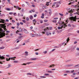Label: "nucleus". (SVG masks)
<instances>
[{
    "label": "nucleus",
    "instance_id": "1",
    "mask_svg": "<svg viewBox=\"0 0 79 79\" xmlns=\"http://www.w3.org/2000/svg\"><path fill=\"white\" fill-rule=\"evenodd\" d=\"M5 36V33L0 32V38Z\"/></svg>",
    "mask_w": 79,
    "mask_h": 79
},
{
    "label": "nucleus",
    "instance_id": "2",
    "mask_svg": "<svg viewBox=\"0 0 79 79\" xmlns=\"http://www.w3.org/2000/svg\"><path fill=\"white\" fill-rule=\"evenodd\" d=\"M66 26L64 25H60V27H58V29H62V28L63 27V28H65V27Z\"/></svg>",
    "mask_w": 79,
    "mask_h": 79
},
{
    "label": "nucleus",
    "instance_id": "3",
    "mask_svg": "<svg viewBox=\"0 0 79 79\" xmlns=\"http://www.w3.org/2000/svg\"><path fill=\"white\" fill-rule=\"evenodd\" d=\"M15 58H16V57H14L9 58V59H8V58H6V61H10V60H15Z\"/></svg>",
    "mask_w": 79,
    "mask_h": 79
},
{
    "label": "nucleus",
    "instance_id": "4",
    "mask_svg": "<svg viewBox=\"0 0 79 79\" xmlns=\"http://www.w3.org/2000/svg\"><path fill=\"white\" fill-rule=\"evenodd\" d=\"M67 11H69L68 13H73V12H74V10H73L71 9V10H69V9H67Z\"/></svg>",
    "mask_w": 79,
    "mask_h": 79
},
{
    "label": "nucleus",
    "instance_id": "5",
    "mask_svg": "<svg viewBox=\"0 0 79 79\" xmlns=\"http://www.w3.org/2000/svg\"><path fill=\"white\" fill-rule=\"evenodd\" d=\"M72 19H71V23H73V21H76V19L75 18H74V17H72Z\"/></svg>",
    "mask_w": 79,
    "mask_h": 79
},
{
    "label": "nucleus",
    "instance_id": "6",
    "mask_svg": "<svg viewBox=\"0 0 79 79\" xmlns=\"http://www.w3.org/2000/svg\"><path fill=\"white\" fill-rule=\"evenodd\" d=\"M22 30L24 32L25 34H27V33H28V32H27V30H26V29L23 28H22Z\"/></svg>",
    "mask_w": 79,
    "mask_h": 79
},
{
    "label": "nucleus",
    "instance_id": "7",
    "mask_svg": "<svg viewBox=\"0 0 79 79\" xmlns=\"http://www.w3.org/2000/svg\"><path fill=\"white\" fill-rule=\"evenodd\" d=\"M1 26H2V28H3L4 29H6V26H5V24H2L1 25Z\"/></svg>",
    "mask_w": 79,
    "mask_h": 79
},
{
    "label": "nucleus",
    "instance_id": "8",
    "mask_svg": "<svg viewBox=\"0 0 79 79\" xmlns=\"http://www.w3.org/2000/svg\"><path fill=\"white\" fill-rule=\"evenodd\" d=\"M61 18H60V20H59L58 23L59 24H64V22L61 21Z\"/></svg>",
    "mask_w": 79,
    "mask_h": 79
},
{
    "label": "nucleus",
    "instance_id": "9",
    "mask_svg": "<svg viewBox=\"0 0 79 79\" xmlns=\"http://www.w3.org/2000/svg\"><path fill=\"white\" fill-rule=\"evenodd\" d=\"M57 4H58V2H55L54 3L53 5L52 6V8H53V6H55V5H57Z\"/></svg>",
    "mask_w": 79,
    "mask_h": 79
},
{
    "label": "nucleus",
    "instance_id": "10",
    "mask_svg": "<svg viewBox=\"0 0 79 79\" xmlns=\"http://www.w3.org/2000/svg\"><path fill=\"white\" fill-rule=\"evenodd\" d=\"M5 57L3 56H1V55H0V60H4L5 59Z\"/></svg>",
    "mask_w": 79,
    "mask_h": 79
},
{
    "label": "nucleus",
    "instance_id": "11",
    "mask_svg": "<svg viewBox=\"0 0 79 79\" xmlns=\"http://www.w3.org/2000/svg\"><path fill=\"white\" fill-rule=\"evenodd\" d=\"M31 63H32V62H28L26 63H23L22 64V65H26V64H31Z\"/></svg>",
    "mask_w": 79,
    "mask_h": 79
},
{
    "label": "nucleus",
    "instance_id": "12",
    "mask_svg": "<svg viewBox=\"0 0 79 79\" xmlns=\"http://www.w3.org/2000/svg\"><path fill=\"white\" fill-rule=\"evenodd\" d=\"M19 32H23V30H22V29H21V27H20L19 28Z\"/></svg>",
    "mask_w": 79,
    "mask_h": 79
},
{
    "label": "nucleus",
    "instance_id": "13",
    "mask_svg": "<svg viewBox=\"0 0 79 79\" xmlns=\"http://www.w3.org/2000/svg\"><path fill=\"white\" fill-rule=\"evenodd\" d=\"M49 34L50 35H51V33L50 32V31H47V35H49Z\"/></svg>",
    "mask_w": 79,
    "mask_h": 79
},
{
    "label": "nucleus",
    "instance_id": "14",
    "mask_svg": "<svg viewBox=\"0 0 79 79\" xmlns=\"http://www.w3.org/2000/svg\"><path fill=\"white\" fill-rule=\"evenodd\" d=\"M55 66V65L52 64H51V65H50L49 66V67L50 68H53V67H54V66Z\"/></svg>",
    "mask_w": 79,
    "mask_h": 79
},
{
    "label": "nucleus",
    "instance_id": "15",
    "mask_svg": "<svg viewBox=\"0 0 79 79\" xmlns=\"http://www.w3.org/2000/svg\"><path fill=\"white\" fill-rule=\"evenodd\" d=\"M75 7L76 8V7L78 8V10H79V5L78 4H77V5L75 6Z\"/></svg>",
    "mask_w": 79,
    "mask_h": 79
},
{
    "label": "nucleus",
    "instance_id": "16",
    "mask_svg": "<svg viewBox=\"0 0 79 79\" xmlns=\"http://www.w3.org/2000/svg\"><path fill=\"white\" fill-rule=\"evenodd\" d=\"M18 49H19V47H15L14 49V50H18Z\"/></svg>",
    "mask_w": 79,
    "mask_h": 79
},
{
    "label": "nucleus",
    "instance_id": "17",
    "mask_svg": "<svg viewBox=\"0 0 79 79\" xmlns=\"http://www.w3.org/2000/svg\"><path fill=\"white\" fill-rule=\"evenodd\" d=\"M0 31L1 32H5V31L3 30V29H2L1 28H0Z\"/></svg>",
    "mask_w": 79,
    "mask_h": 79
},
{
    "label": "nucleus",
    "instance_id": "18",
    "mask_svg": "<svg viewBox=\"0 0 79 79\" xmlns=\"http://www.w3.org/2000/svg\"><path fill=\"white\" fill-rule=\"evenodd\" d=\"M23 38V36H21L19 37L18 39L17 40H19V39H21Z\"/></svg>",
    "mask_w": 79,
    "mask_h": 79
},
{
    "label": "nucleus",
    "instance_id": "19",
    "mask_svg": "<svg viewBox=\"0 0 79 79\" xmlns=\"http://www.w3.org/2000/svg\"><path fill=\"white\" fill-rule=\"evenodd\" d=\"M16 9H19V10H20L21 8L19 7L18 6H17L16 7Z\"/></svg>",
    "mask_w": 79,
    "mask_h": 79
},
{
    "label": "nucleus",
    "instance_id": "20",
    "mask_svg": "<svg viewBox=\"0 0 79 79\" xmlns=\"http://www.w3.org/2000/svg\"><path fill=\"white\" fill-rule=\"evenodd\" d=\"M50 3V2H47L46 4L47 6H48V5H49V3Z\"/></svg>",
    "mask_w": 79,
    "mask_h": 79
},
{
    "label": "nucleus",
    "instance_id": "21",
    "mask_svg": "<svg viewBox=\"0 0 79 79\" xmlns=\"http://www.w3.org/2000/svg\"><path fill=\"white\" fill-rule=\"evenodd\" d=\"M75 55L77 56H79V53H75Z\"/></svg>",
    "mask_w": 79,
    "mask_h": 79
},
{
    "label": "nucleus",
    "instance_id": "22",
    "mask_svg": "<svg viewBox=\"0 0 79 79\" xmlns=\"http://www.w3.org/2000/svg\"><path fill=\"white\" fill-rule=\"evenodd\" d=\"M69 38H67V39L66 40L67 43H68V42H69Z\"/></svg>",
    "mask_w": 79,
    "mask_h": 79
},
{
    "label": "nucleus",
    "instance_id": "23",
    "mask_svg": "<svg viewBox=\"0 0 79 79\" xmlns=\"http://www.w3.org/2000/svg\"><path fill=\"white\" fill-rule=\"evenodd\" d=\"M6 10L7 11H10L11 10V9L10 8H6Z\"/></svg>",
    "mask_w": 79,
    "mask_h": 79
},
{
    "label": "nucleus",
    "instance_id": "24",
    "mask_svg": "<svg viewBox=\"0 0 79 79\" xmlns=\"http://www.w3.org/2000/svg\"><path fill=\"white\" fill-rule=\"evenodd\" d=\"M74 2H70L69 3L68 5H71V4H73V3H74Z\"/></svg>",
    "mask_w": 79,
    "mask_h": 79
},
{
    "label": "nucleus",
    "instance_id": "25",
    "mask_svg": "<svg viewBox=\"0 0 79 79\" xmlns=\"http://www.w3.org/2000/svg\"><path fill=\"white\" fill-rule=\"evenodd\" d=\"M32 18H33V16L32 15H31L30 17V19H32Z\"/></svg>",
    "mask_w": 79,
    "mask_h": 79
},
{
    "label": "nucleus",
    "instance_id": "26",
    "mask_svg": "<svg viewBox=\"0 0 79 79\" xmlns=\"http://www.w3.org/2000/svg\"><path fill=\"white\" fill-rule=\"evenodd\" d=\"M40 77H41V78H46V77H45V76H40Z\"/></svg>",
    "mask_w": 79,
    "mask_h": 79
},
{
    "label": "nucleus",
    "instance_id": "27",
    "mask_svg": "<svg viewBox=\"0 0 79 79\" xmlns=\"http://www.w3.org/2000/svg\"><path fill=\"white\" fill-rule=\"evenodd\" d=\"M8 67L7 68H10L11 67V65L10 64H8Z\"/></svg>",
    "mask_w": 79,
    "mask_h": 79
},
{
    "label": "nucleus",
    "instance_id": "28",
    "mask_svg": "<svg viewBox=\"0 0 79 79\" xmlns=\"http://www.w3.org/2000/svg\"><path fill=\"white\" fill-rule=\"evenodd\" d=\"M47 72H48V73H53V72H52V71H49L48 70L47 71Z\"/></svg>",
    "mask_w": 79,
    "mask_h": 79
},
{
    "label": "nucleus",
    "instance_id": "29",
    "mask_svg": "<svg viewBox=\"0 0 79 79\" xmlns=\"http://www.w3.org/2000/svg\"><path fill=\"white\" fill-rule=\"evenodd\" d=\"M26 20H27V21H29V19L28 17H27L26 18Z\"/></svg>",
    "mask_w": 79,
    "mask_h": 79
},
{
    "label": "nucleus",
    "instance_id": "30",
    "mask_svg": "<svg viewBox=\"0 0 79 79\" xmlns=\"http://www.w3.org/2000/svg\"><path fill=\"white\" fill-rule=\"evenodd\" d=\"M4 47H0V50H1L2 49H4Z\"/></svg>",
    "mask_w": 79,
    "mask_h": 79
},
{
    "label": "nucleus",
    "instance_id": "31",
    "mask_svg": "<svg viewBox=\"0 0 79 79\" xmlns=\"http://www.w3.org/2000/svg\"><path fill=\"white\" fill-rule=\"evenodd\" d=\"M31 60H36V58H34L33 59H31Z\"/></svg>",
    "mask_w": 79,
    "mask_h": 79
},
{
    "label": "nucleus",
    "instance_id": "32",
    "mask_svg": "<svg viewBox=\"0 0 79 79\" xmlns=\"http://www.w3.org/2000/svg\"><path fill=\"white\" fill-rule=\"evenodd\" d=\"M52 22L54 23H56V20H53L52 21Z\"/></svg>",
    "mask_w": 79,
    "mask_h": 79
},
{
    "label": "nucleus",
    "instance_id": "33",
    "mask_svg": "<svg viewBox=\"0 0 79 79\" xmlns=\"http://www.w3.org/2000/svg\"><path fill=\"white\" fill-rule=\"evenodd\" d=\"M27 75H32V74L31 73H27Z\"/></svg>",
    "mask_w": 79,
    "mask_h": 79
},
{
    "label": "nucleus",
    "instance_id": "34",
    "mask_svg": "<svg viewBox=\"0 0 79 79\" xmlns=\"http://www.w3.org/2000/svg\"><path fill=\"white\" fill-rule=\"evenodd\" d=\"M65 67H69V64H68L67 65H65Z\"/></svg>",
    "mask_w": 79,
    "mask_h": 79
},
{
    "label": "nucleus",
    "instance_id": "35",
    "mask_svg": "<svg viewBox=\"0 0 79 79\" xmlns=\"http://www.w3.org/2000/svg\"><path fill=\"white\" fill-rule=\"evenodd\" d=\"M22 21L23 22V23H26V20H22Z\"/></svg>",
    "mask_w": 79,
    "mask_h": 79
},
{
    "label": "nucleus",
    "instance_id": "36",
    "mask_svg": "<svg viewBox=\"0 0 79 79\" xmlns=\"http://www.w3.org/2000/svg\"><path fill=\"white\" fill-rule=\"evenodd\" d=\"M74 15H79V13L77 12V13H74Z\"/></svg>",
    "mask_w": 79,
    "mask_h": 79
},
{
    "label": "nucleus",
    "instance_id": "37",
    "mask_svg": "<svg viewBox=\"0 0 79 79\" xmlns=\"http://www.w3.org/2000/svg\"><path fill=\"white\" fill-rule=\"evenodd\" d=\"M40 50V48H39V49H35V51H37L38 50Z\"/></svg>",
    "mask_w": 79,
    "mask_h": 79
},
{
    "label": "nucleus",
    "instance_id": "38",
    "mask_svg": "<svg viewBox=\"0 0 79 79\" xmlns=\"http://www.w3.org/2000/svg\"><path fill=\"white\" fill-rule=\"evenodd\" d=\"M6 38H10V35H6Z\"/></svg>",
    "mask_w": 79,
    "mask_h": 79
},
{
    "label": "nucleus",
    "instance_id": "39",
    "mask_svg": "<svg viewBox=\"0 0 79 79\" xmlns=\"http://www.w3.org/2000/svg\"><path fill=\"white\" fill-rule=\"evenodd\" d=\"M7 24L8 25L7 26L8 27L9 26H10L11 24V23H7Z\"/></svg>",
    "mask_w": 79,
    "mask_h": 79
},
{
    "label": "nucleus",
    "instance_id": "40",
    "mask_svg": "<svg viewBox=\"0 0 79 79\" xmlns=\"http://www.w3.org/2000/svg\"><path fill=\"white\" fill-rule=\"evenodd\" d=\"M59 6H60V5L57 4L56 6V8H58V7H59Z\"/></svg>",
    "mask_w": 79,
    "mask_h": 79
},
{
    "label": "nucleus",
    "instance_id": "41",
    "mask_svg": "<svg viewBox=\"0 0 79 79\" xmlns=\"http://www.w3.org/2000/svg\"><path fill=\"white\" fill-rule=\"evenodd\" d=\"M14 63H18V61H16V60H14Z\"/></svg>",
    "mask_w": 79,
    "mask_h": 79
},
{
    "label": "nucleus",
    "instance_id": "42",
    "mask_svg": "<svg viewBox=\"0 0 79 79\" xmlns=\"http://www.w3.org/2000/svg\"><path fill=\"white\" fill-rule=\"evenodd\" d=\"M59 15H60V16H63V15L62 14L59 13Z\"/></svg>",
    "mask_w": 79,
    "mask_h": 79
},
{
    "label": "nucleus",
    "instance_id": "43",
    "mask_svg": "<svg viewBox=\"0 0 79 79\" xmlns=\"http://www.w3.org/2000/svg\"><path fill=\"white\" fill-rule=\"evenodd\" d=\"M6 33H10V31H6Z\"/></svg>",
    "mask_w": 79,
    "mask_h": 79
},
{
    "label": "nucleus",
    "instance_id": "44",
    "mask_svg": "<svg viewBox=\"0 0 79 79\" xmlns=\"http://www.w3.org/2000/svg\"><path fill=\"white\" fill-rule=\"evenodd\" d=\"M17 26H19V25H20V24L19 23H17Z\"/></svg>",
    "mask_w": 79,
    "mask_h": 79
},
{
    "label": "nucleus",
    "instance_id": "45",
    "mask_svg": "<svg viewBox=\"0 0 79 79\" xmlns=\"http://www.w3.org/2000/svg\"><path fill=\"white\" fill-rule=\"evenodd\" d=\"M77 66H79V64H78L77 65H76L74 66V67H77Z\"/></svg>",
    "mask_w": 79,
    "mask_h": 79
},
{
    "label": "nucleus",
    "instance_id": "46",
    "mask_svg": "<svg viewBox=\"0 0 79 79\" xmlns=\"http://www.w3.org/2000/svg\"><path fill=\"white\" fill-rule=\"evenodd\" d=\"M37 16V14H35V15H34V18H35V17H36Z\"/></svg>",
    "mask_w": 79,
    "mask_h": 79
},
{
    "label": "nucleus",
    "instance_id": "47",
    "mask_svg": "<svg viewBox=\"0 0 79 79\" xmlns=\"http://www.w3.org/2000/svg\"><path fill=\"white\" fill-rule=\"evenodd\" d=\"M20 24H21V25H23V22H20Z\"/></svg>",
    "mask_w": 79,
    "mask_h": 79
},
{
    "label": "nucleus",
    "instance_id": "48",
    "mask_svg": "<svg viewBox=\"0 0 79 79\" xmlns=\"http://www.w3.org/2000/svg\"><path fill=\"white\" fill-rule=\"evenodd\" d=\"M74 70L71 71V73H74Z\"/></svg>",
    "mask_w": 79,
    "mask_h": 79
},
{
    "label": "nucleus",
    "instance_id": "49",
    "mask_svg": "<svg viewBox=\"0 0 79 79\" xmlns=\"http://www.w3.org/2000/svg\"><path fill=\"white\" fill-rule=\"evenodd\" d=\"M45 75V76H49V74H48V73H45L44 74Z\"/></svg>",
    "mask_w": 79,
    "mask_h": 79
},
{
    "label": "nucleus",
    "instance_id": "50",
    "mask_svg": "<svg viewBox=\"0 0 79 79\" xmlns=\"http://www.w3.org/2000/svg\"><path fill=\"white\" fill-rule=\"evenodd\" d=\"M12 23H15V21L14 20H12Z\"/></svg>",
    "mask_w": 79,
    "mask_h": 79
},
{
    "label": "nucleus",
    "instance_id": "51",
    "mask_svg": "<svg viewBox=\"0 0 79 79\" xmlns=\"http://www.w3.org/2000/svg\"><path fill=\"white\" fill-rule=\"evenodd\" d=\"M33 22H35L36 21V20L35 19H34L32 21Z\"/></svg>",
    "mask_w": 79,
    "mask_h": 79
},
{
    "label": "nucleus",
    "instance_id": "52",
    "mask_svg": "<svg viewBox=\"0 0 79 79\" xmlns=\"http://www.w3.org/2000/svg\"><path fill=\"white\" fill-rule=\"evenodd\" d=\"M77 43V42L76 41H75L74 42V44H76Z\"/></svg>",
    "mask_w": 79,
    "mask_h": 79
},
{
    "label": "nucleus",
    "instance_id": "53",
    "mask_svg": "<svg viewBox=\"0 0 79 79\" xmlns=\"http://www.w3.org/2000/svg\"><path fill=\"white\" fill-rule=\"evenodd\" d=\"M25 3H27V4L28 5H29V3H28V2H25Z\"/></svg>",
    "mask_w": 79,
    "mask_h": 79
},
{
    "label": "nucleus",
    "instance_id": "54",
    "mask_svg": "<svg viewBox=\"0 0 79 79\" xmlns=\"http://www.w3.org/2000/svg\"><path fill=\"white\" fill-rule=\"evenodd\" d=\"M47 21H48V20H44V22H45V23L46 22H47Z\"/></svg>",
    "mask_w": 79,
    "mask_h": 79
},
{
    "label": "nucleus",
    "instance_id": "55",
    "mask_svg": "<svg viewBox=\"0 0 79 79\" xmlns=\"http://www.w3.org/2000/svg\"><path fill=\"white\" fill-rule=\"evenodd\" d=\"M35 54L36 55H39V53H38V52H35Z\"/></svg>",
    "mask_w": 79,
    "mask_h": 79
},
{
    "label": "nucleus",
    "instance_id": "56",
    "mask_svg": "<svg viewBox=\"0 0 79 79\" xmlns=\"http://www.w3.org/2000/svg\"><path fill=\"white\" fill-rule=\"evenodd\" d=\"M77 50L78 51H79V48H76Z\"/></svg>",
    "mask_w": 79,
    "mask_h": 79
},
{
    "label": "nucleus",
    "instance_id": "57",
    "mask_svg": "<svg viewBox=\"0 0 79 79\" xmlns=\"http://www.w3.org/2000/svg\"><path fill=\"white\" fill-rule=\"evenodd\" d=\"M49 29H50V30H52V27H49Z\"/></svg>",
    "mask_w": 79,
    "mask_h": 79
},
{
    "label": "nucleus",
    "instance_id": "58",
    "mask_svg": "<svg viewBox=\"0 0 79 79\" xmlns=\"http://www.w3.org/2000/svg\"><path fill=\"white\" fill-rule=\"evenodd\" d=\"M6 22H9V20H8V19H6Z\"/></svg>",
    "mask_w": 79,
    "mask_h": 79
},
{
    "label": "nucleus",
    "instance_id": "59",
    "mask_svg": "<svg viewBox=\"0 0 79 79\" xmlns=\"http://www.w3.org/2000/svg\"><path fill=\"white\" fill-rule=\"evenodd\" d=\"M13 13V12H10L9 13V15H12Z\"/></svg>",
    "mask_w": 79,
    "mask_h": 79
},
{
    "label": "nucleus",
    "instance_id": "60",
    "mask_svg": "<svg viewBox=\"0 0 79 79\" xmlns=\"http://www.w3.org/2000/svg\"><path fill=\"white\" fill-rule=\"evenodd\" d=\"M47 53V51H44V53H45L46 54V53Z\"/></svg>",
    "mask_w": 79,
    "mask_h": 79
},
{
    "label": "nucleus",
    "instance_id": "61",
    "mask_svg": "<svg viewBox=\"0 0 79 79\" xmlns=\"http://www.w3.org/2000/svg\"><path fill=\"white\" fill-rule=\"evenodd\" d=\"M58 19V18L57 17L54 18V20L55 19Z\"/></svg>",
    "mask_w": 79,
    "mask_h": 79
},
{
    "label": "nucleus",
    "instance_id": "62",
    "mask_svg": "<svg viewBox=\"0 0 79 79\" xmlns=\"http://www.w3.org/2000/svg\"><path fill=\"white\" fill-rule=\"evenodd\" d=\"M58 3L60 5V4H61V1H60L59 2H58Z\"/></svg>",
    "mask_w": 79,
    "mask_h": 79
},
{
    "label": "nucleus",
    "instance_id": "63",
    "mask_svg": "<svg viewBox=\"0 0 79 79\" xmlns=\"http://www.w3.org/2000/svg\"><path fill=\"white\" fill-rule=\"evenodd\" d=\"M55 50V49H53L52 51V52H54Z\"/></svg>",
    "mask_w": 79,
    "mask_h": 79
},
{
    "label": "nucleus",
    "instance_id": "64",
    "mask_svg": "<svg viewBox=\"0 0 79 79\" xmlns=\"http://www.w3.org/2000/svg\"><path fill=\"white\" fill-rule=\"evenodd\" d=\"M79 79V77H77L74 78V79Z\"/></svg>",
    "mask_w": 79,
    "mask_h": 79
}]
</instances>
